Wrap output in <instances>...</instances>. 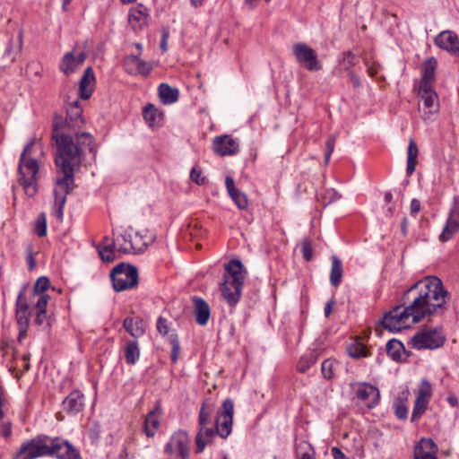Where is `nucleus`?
<instances>
[{
    "mask_svg": "<svg viewBox=\"0 0 459 459\" xmlns=\"http://www.w3.org/2000/svg\"><path fill=\"white\" fill-rule=\"evenodd\" d=\"M301 253L303 258L306 261H310L313 257V248L311 241L308 238H305L301 243Z\"/></svg>",
    "mask_w": 459,
    "mask_h": 459,
    "instance_id": "obj_51",
    "label": "nucleus"
},
{
    "mask_svg": "<svg viewBox=\"0 0 459 459\" xmlns=\"http://www.w3.org/2000/svg\"><path fill=\"white\" fill-rule=\"evenodd\" d=\"M435 76V66L431 61L424 64L422 80L420 85L432 87V82Z\"/></svg>",
    "mask_w": 459,
    "mask_h": 459,
    "instance_id": "obj_40",
    "label": "nucleus"
},
{
    "mask_svg": "<svg viewBox=\"0 0 459 459\" xmlns=\"http://www.w3.org/2000/svg\"><path fill=\"white\" fill-rule=\"evenodd\" d=\"M159 96L164 105H169L178 100L179 91L177 88H172L167 83H161L159 86Z\"/></svg>",
    "mask_w": 459,
    "mask_h": 459,
    "instance_id": "obj_30",
    "label": "nucleus"
},
{
    "mask_svg": "<svg viewBox=\"0 0 459 459\" xmlns=\"http://www.w3.org/2000/svg\"><path fill=\"white\" fill-rule=\"evenodd\" d=\"M332 266L330 272V283L333 287H338L342 279L343 266L342 261L336 256L332 255Z\"/></svg>",
    "mask_w": 459,
    "mask_h": 459,
    "instance_id": "obj_31",
    "label": "nucleus"
},
{
    "mask_svg": "<svg viewBox=\"0 0 459 459\" xmlns=\"http://www.w3.org/2000/svg\"><path fill=\"white\" fill-rule=\"evenodd\" d=\"M296 61L308 71H319L322 65L317 59L316 51L304 43H296L292 47Z\"/></svg>",
    "mask_w": 459,
    "mask_h": 459,
    "instance_id": "obj_12",
    "label": "nucleus"
},
{
    "mask_svg": "<svg viewBox=\"0 0 459 459\" xmlns=\"http://www.w3.org/2000/svg\"><path fill=\"white\" fill-rule=\"evenodd\" d=\"M233 414L234 403L230 398H228L223 401L219 408L215 420L216 432L222 438L228 437L231 433Z\"/></svg>",
    "mask_w": 459,
    "mask_h": 459,
    "instance_id": "obj_11",
    "label": "nucleus"
},
{
    "mask_svg": "<svg viewBox=\"0 0 459 459\" xmlns=\"http://www.w3.org/2000/svg\"><path fill=\"white\" fill-rule=\"evenodd\" d=\"M336 142V137L334 135H331L328 137L325 143V161L327 164L330 161L331 155L334 150Z\"/></svg>",
    "mask_w": 459,
    "mask_h": 459,
    "instance_id": "obj_52",
    "label": "nucleus"
},
{
    "mask_svg": "<svg viewBox=\"0 0 459 459\" xmlns=\"http://www.w3.org/2000/svg\"><path fill=\"white\" fill-rule=\"evenodd\" d=\"M429 402L417 399L415 400L412 413H411V420L415 421L419 418H420L424 412L426 411V409L428 407Z\"/></svg>",
    "mask_w": 459,
    "mask_h": 459,
    "instance_id": "obj_45",
    "label": "nucleus"
},
{
    "mask_svg": "<svg viewBox=\"0 0 459 459\" xmlns=\"http://www.w3.org/2000/svg\"><path fill=\"white\" fill-rule=\"evenodd\" d=\"M339 367L338 360L332 358L325 359L321 365V373L324 378L328 380L333 378Z\"/></svg>",
    "mask_w": 459,
    "mask_h": 459,
    "instance_id": "obj_37",
    "label": "nucleus"
},
{
    "mask_svg": "<svg viewBox=\"0 0 459 459\" xmlns=\"http://www.w3.org/2000/svg\"><path fill=\"white\" fill-rule=\"evenodd\" d=\"M459 230V195H455L446 225L439 236L442 242L451 239Z\"/></svg>",
    "mask_w": 459,
    "mask_h": 459,
    "instance_id": "obj_13",
    "label": "nucleus"
},
{
    "mask_svg": "<svg viewBox=\"0 0 459 459\" xmlns=\"http://www.w3.org/2000/svg\"><path fill=\"white\" fill-rule=\"evenodd\" d=\"M161 115L162 114L159 111V109L156 108L152 104H148L143 110V117L151 126L159 123L160 119L161 118Z\"/></svg>",
    "mask_w": 459,
    "mask_h": 459,
    "instance_id": "obj_39",
    "label": "nucleus"
},
{
    "mask_svg": "<svg viewBox=\"0 0 459 459\" xmlns=\"http://www.w3.org/2000/svg\"><path fill=\"white\" fill-rule=\"evenodd\" d=\"M99 255L102 262L111 263L117 258V244H115V238L109 239L105 237L101 243L96 247Z\"/></svg>",
    "mask_w": 459,
    "mask_h": 459,
    "instance_id": "obj_23",
    "label": "nucleus"
},
{
    "mask_svg": "<svg viewBox=\"0 0 459 459\" xmlns=\"http://www.w3.org/2000/svg\"><path fill=\"white\" fill-rule=\"evenodd\" d=\"M95 82V75L91 66L84 70L80 80L79 95L82 100H88L93 92V84Z\"/></svg>",
    "mask_w": 459,
    "mask_h": 459,
    "instance_id": "obj_24",
    "label": "nucleus"
},
{
    "mask_svg": "<svg viewBox=\"0 0 459 459\" xmlns=\"http://www.w3.org/2000/svg\"><path fill=\"white\" fill-rule=\"evenodd\" d=\"M411 215H416L420 211V203L417 199H412L411 202Z\"/></svg>",
    "mask_w": 459,
    "mask_h": 459,
    "instance_id": "obj_58",
    "label": "nucleus"
},
{
    "mask_svg": "<svg viewBox=\"0 0 459 459\" xmlns=\"http://www.w3.org/2000/svg\"><path fill=\"white\" fill-rule=\"evenodd\" d=\"M52 139L56 146L55 162L57 173L63 175L56 178L54 189L55 204L62 214L66 196L74 187V169L81 165L84 150L87 147L91 150L93 137L88 133H76L74 135L59 134L56 126H54Z\"/></svg>",
    "mask_w": 459,
    "mask_h": 459,
    "instance_id": "obj_2",
    "label": "nucleus"
},
{
    "mask_svg": "<svg viewBox=\"0 0 459 459\" xmlns=\"http://www.w3.org/2000/svg\"><path fill=\"white\" fill-rule=\"evenodd\" d=\"M149 18V10L143 4H138L130 9L128 19L134 28H142L146 25Z\"/></svg>",
    "mask_w": 459,
    "mask_h": 459,
    "instance_id": "obj_25",
    "label": "nucleus"
},
{
    "mask_svg": "<svg viewBox=\"0 0 459 459\" xmlns=\"http://www.w3.org/2000/svg\"><path fill=\"white\" fill-rule=\"evenodd\" d=\"M350 386L352 392V400L357 404L373 409L379 403L380 391L374 385L367 382H352Z\"/></svg>",
    "mask_w": 459,
    "mask_h": 459,
    "instance_id": "obj_8",
    "label": "nucleus"
},
{
    "mask_svg": "<svg viewBox=\"0 0 459 459\" xmlns=\"http://www.w3.org/2000/svg\"><path fill=\"white\" fill-rule=\"evenodd\" d=\"M446 400H447V403L452 407H456L458 405V399H457V397L455 394L449 395Z\"/></svg>",
    "mask_w": 459,
    "mask_h": 459,
    "instance_id": "obj_63",
    "label": "nucleus"
},
{
    "mask_svg": "<svg viewBox=\"0 0 459 459\" xmlns=\"http://www.w3.org/2000/svg\"><path fill=\"white\" fill-rule=\"evenodd\" d=\"M34 144L35 140L32 139L25 145L18 165V182L28 196H33L38 191L37 175L39 166L35 159L27 157Z\"/></svg>",
    "mask_w": 459,
    "mask_h": 459,
    "instance_id": "obj_4",
    "label": "nucleus"
},
{
    "mask_svg": "<svg viewBox=\"0 0 459 459\" xmlns=\"http://www.w3.org/2000/svg\"><path fill=\"white\" fill-rule=\"evenodd\" d=\"M26 288L22 287L17 296L15 316L21 333H25L30 325L29 305L24 297Z\"/></svg>",
    "mask_w": 459,
    "mask_h": 459,
    "instance_id": "obj_17",
    "label": "nucleus"
},
{
    "mask_svg": "<svg viewBox=\"0 0 459 459\" xmlns=\"http://www.w3.org/2000/svg\"><path fill=\"white\" fill-rule=\"evenodd\" d=\"M437 446L431 438H421L415 446L414 459H437Z\"/></svg>",
    "mask_w": 459,
    "mask_h": 459,
    "instance_id": "obj_19",
    "label": "nucleus"
},
{
    "mask_svg": "<svg viewBox=\"0 0 459 459\" xmlns=\"http://www.w3.org/2000/svg\"><path fill=\"white\" fill-rule=\"evenodd\" d=\"M446 341L445 335L437 328L423 329L411 340L412 348L416 350H434L441 347Z\"/></svg>",
    "mask_w": 459,
    "mask_h": 459,
    "instance_id": "obj_9",
    "label": "nucleus"
},
{
    "mask_svg": "<svg viewBox=\"0 0 459 459\" xmlns=\"http://www.w3.org/2000/svg\"><path fill=\"white\" fill-rule=\"evenodd\" d=\"M297 455L299 459H315V451L307 442H300L297 446Z\"/></svg>",
    "mask_w": 459,
    "mask_h": 459,
    "instance_id": "obj_41",
    "label": "nucleus"
},
{
    "mask_svg": "<svg viewBox=\"0 0 459 459\" xmlns=\"http://www.w3.org/2000/svg\"><path fill=\"white\" fill-rule=\"evenodd\" d=\"M160 428V420L156 416V411H151L145 417L143 423V431L147 437H152Z\"/></svg>",
    "mask_w": 459,
    "mask_h": 459,
    "instance_id": "obj_35",
    "label": "nucleus"
},
{
    "mask_svg": "<svg viewBox=\"0 0 459 459\" xmlns=\"http://www.w3.org/2000/svg\"><path fill=\"white\" fill-rule=\"evenodd\" d=\"M157 331L163 336L167 335L169 331V322L166 318L160 316L156 324Z\"/></svg>",
    "mask_w": 459,
    "mask_h": 459,
    "instance_id": "obj_53",
    "label": "nucleus"
},
{
    "mask_svg": "<svg viewBox=\"0 0 459 459\" xmlns=\"http://www.w3.org/2000/svg\"><path fill=\"white\" fill-rule=\"evenodd\" d=\"M386 352L394 360H400L404 352V346L402 342L392 339L386 343Z\"/></svg>",
    "mask_w": 459,
    "mask_h": 459,
    "instance_id": "obj_38",
    "label": "nucleus"
},
{
    "mask_svg": "<svg viewBox=\"0 0 459 459\" xmlns=\"http://www.w3.org/2000/svg\"><path fill=\"white\" fill-rule=\"evenodd\" d=\"M125 71L131 75L148 76L153 65L150 62H146L140 58L138 55H129L125 57L123 62Z\"/></svg>",
    "mask_w": 459,
    "mask_h": 459,
    "instance_id": "obj_16",
    "label": "nucleus"
},
{
    "mask_svg": "<svg viewBox=\"0 0 459 459\" xmlns=\"http://www.w3.org/2000/svg\"><path fill=\"white\" fill-rule=\"evenodd\" d=\"M191 439L189 435L183 430L173 433L164 446L166 455L179 459H188Z\"/></svg>",
    "mask_w": 459,
    "mask_h": 459,
    "instance_id": "obj_10",
    "label": "nucleus"
},
{
    "mask_svg": "<svg viewBox=\"0 0 459 459\" xmlns=\"http://www.w3.org/2000/svg\"><path fill=\"white\" fill-rule=\"evenodd\" d=\"M167 38H168V35L166 33H163L162 39L160 41V48L163 52L167 51Z\"/></svg>",
    "mask_w": 459,
    "mask_h": 459,
    "instance_id": "obj_64",
    "label": "nucleus"
},
{
    "mask_svg": "<svg viewBox=\"0 0 459 459\" xmlns=\"http://www.w3.org/2000/svg\"><path fill=\"white\" fill-rule=\"evenodd\" d=\"M82 114V107H67L65 123L72 127L80 126L83 124Z\"/></svg>",
    "mask_w": 459,
    "mask_h": 459,
    "instance_id": "obj_36",
    "label": "nucleus"
},
{
    "mask_svg": "<svg viewBox=\"0 0 459 459\" xmlns=\"http://www.w3.org/2000/svg\"><path fill=\"white\" fill-rule=\"evenodd\" d=\"M49 280L48 277L41 276L39 277L34 285V294L39 295L40 293H43L46 291L49 287Z\"/></svg>",
    "mask_w": 459,
    "mask_h": 459,
    "instance_id": "obj_50",
    "label": "nucleus"
},
{
    "mask_svg": "<svg viewBox=\"0 0 459 459\" xmlns=\"http://www.w3.org/2000/svg\"><path fill=\"white\" fill-rule=\"evenodd\" d=\"M419 154V150L416 143L413 139H411L409 142L408 149H407V166H406V173L408 176L412 175L416 169L417 158Z\"/></svg>",
    "mask_w": 459,
    "mask_h": 459,
    "instance_id": "obj_34",
    "label": "nucleus"
},
{
    "mask_svg": "<svg viewBox=\"0 0 459 459\" xmlns=\"http://www.w3.org/2000/svg\"><path fill=\"white\" fill-rule=\"evenodd\" d=\"M349 76H350V80H351V82L353 85V87L359 88L361 86L360 79L357 74H355L353 72H350Z\"/></svg>",
    "mask_w": 459,
    "mask_h": 459,
    "instance_id": "obj_60",
    "label": "nucleus"
},
{
    "mask_svg": "<svg viewBox=\"0 0 459 459\" xmlns=\"http://www.w3.org/2000/svg\"><path fill=\"white\" fill-rule=\"evenodd\" d=\"M5 403L4 391L3 386L0 385V420L4 418L3 407Z\"/></svg>",
    "mask_w": 459,
    "mask_h": 459,
    "instance_id": "obj_61",
    "label": "nucleus"
},
{
    "mask_svg": "<svg viewBox=\"0 0 459 459\" xmlns=\"http://www.w3.org/2000/svg\"><path fill=\"white\" fill-rule=\"evenodd\" d=\"M217 434L216 427L207 428L206 426L200 427L199 432L196 436V453H201L206 446V445Z\"/></svg>",
    "mask_w": 459,
    "mask_h": 459,
    "instance_id": "obj_29",
    "label": "nucleus"
},
{
    "mask_svg": "<svg viewBox=\"0 0 459 459\" xmlns=\"http://www.w3.org/2000/svg\"><path fill=\"white\" fill-rule=\"evenodd\" d=\"M435 43L440 48L453 54H459V39L457 35L450 30L440 32L435 39Z\"/></svg>",
    "mask_w": 459,
    "mask_h": 459,
    "instance_id": "obj_20",
    "label": "nucleus"
},
{
    "mask_svg": "<svg viewBox=\"0 0 459 459\" xmlns=\"http://www.w3.org/2000/svg\"><path fill=\"white\" fill-rule=\"evenodd\" d=\"M357 61L356 56L352 52L347 51L343 54L341 65L345 70H350L357 64Z\"/></svg>",
    "mask_w": 459,
    "mask_h": 459,
    "instance_id": "obj_48",
    "label": "nucleus"
},
{
    "mask_svg": "<svg viewBox=\"0 0 459 459\" xmlns=\"http://www.w3.org/2000/svg\"><path fill=\"white\" fill-rule=\"evenodd\" d=\"M447 295L439 278L424 277L403 293V303L385 313L381 324L390 332L409 328L443 308Z\"/></svg>",
    "mask_w": 459,
    "mask_h": 459,
    "instance_id": "obj_1",
    "label": "nucleus"
},
{
    "mask_svg": "<svg viewBox=\"0 0 459 459\" xmlns=\"http://www.w3.org/2000/svg\"><path fill=\"white\" fill-rule=\"evenodd\" d=\"M331 452L334 459H347L344 453L337 446L332 447Z\"/></svg>",
    "mask_w": 459,
    "mask_h": 459,
    "instance_id": "obj_59",
    "label": "nucleus"
},
{
    "mask_svg": "<svg viewBox=\"0 0 459 459\" xmlns=\"http://www.w3.org/2000/svg\"><path fill=\"white\" fill-rule=\"evenodd\" d=\"M34 232L39 238L47 236V216L44 212H41L38 215L34 223Z\"/></svg>",
    "mask_w": 459,
    "mask_h": 459,
    "instance_id": "obj_42",
    "label": "nucleus"
},
{
    "mask_svg": "<svg viewBox=\"0 0 459 459\" xmlns=\"http://www.w3.org/2000/svg\"><path fill=\"white\" fill-rule=\"evenodd\" d=\"M85 58L86 56L83 52H80L76 56L73 52H67L63 56L59 68L65 74L69 75L83 64Z\"/></svg>",
    "mask_w": 459,
    "mask_h": 459,
    "instance_id": "obj_22",
    "label": "nucleus"
},
{
    "mask_svg": "<svg viewBox=\"0 0 459 459\" xmlns=\"http://www.w3.org/2000/svg\"><path fill=\"white\" fill-rule=\"evenodd\" d=\"M223 281L220 284L221 293L231 307L240 300L244 279L247 272L240 260L233 259L225 264Z\"/></svg>",
    "mask_w": 459,
    "mask_h": 459,
    "instance_id": "obj_3",
    "label": "nucleus"
},
{
    "mask_svg": "<svg viewBox=\"0 0 459 459\" xmlns=\"http://www.w3.org/2000/svg\"><path fill=\"white\" fill-rule=\"evenodd\" d=\"M418 94L423 101L424 108L427 109L423 114L424 119H429L431 115L438 112V96L432 87L420 85Z\"/></svg>",
    "mask_w": 459,
    "mask_h": 459,
    "instance_id": "obj_15",
    "label": "nucleus"
},
{
    "mask_svg": "<svg viewBox=\"0 0 459 459\" xmlns=\"http://www.w3.org/2000/svg\"><path fill=\"white\" fill-rule=\"evenodd\" d=\"M123 327L134 338H139L145 333V324L140 317H126Z\"/></svg>",
    "mask_w": 459,
    "mask_h": 459,
    "instance_id": "obj_28",
    "label": "nucleus"
},
{
    "mask_svg": "<svg viewBox=\"0 0 459 459\" xmlns=\"http://www.w3.org/2000/svg\"><path fill=\"white\" fill-rule=\"evenodd\" d=\"M225 186L228 194L238 209L245 210L248 205L247 195L236 188L234 179L231 177H226Z\"/></svg>",
    "mask_w": 459,
    "mask_h": 459,
    "instance_id": "obj_26",
    "label": "nucleus"
},
{
    "mask_svg": "<svg viewBox=\"0 0 459 459\" xmlns=\"http://www.w3.org/2000/svg\"><path fill=\"white\" fill-rule=\"evenodd\" d=\"M115 244H117V250L118 254H140L143 253L147 246L149 239L146 235L134 231L129 228L122 230L121 232H113Z\"/></svg>",
    "mask_w": 459,
    "mask_h": 459,
    "instance_id": "obj_5",
    "label": "nucleus"
},
{
    "mask_svg": "<svg viewBox=\"0 0 459 459\" xmlns=\"http://www.w3.org/2000/svg\"><path fill=\"white\" fill-rule=\"evenodd\" d=\"M193 303L196 323L200 325H205L211 316L208 303L199 297H194Z\"/></svg>",
    "mask_w": 459,
    "mask_h": 459,
    "instance_id": "obj_27",
    "label": "nucleus"
},
{
    "mask_svg": "<svg viewBox=\"0 0 459 459\" xmlns=\"http://www.w3.org/2000/svg\"><path fill=\"white\" fill-rule=\"evenodd\" d=\"M169 343L171 345V360L173 363H176L178 359V355L180 352V343L178 337L176 333H172L169 337Z\"/></svg>",
    "mask_w": 459,
    "mask_h": 459,
    "instance_id": "obj_46",
    "label": "nucleus"
},
{
    "mask_svg": "<svg viewBox=\"0 0 459 459\" xmlns=\"http://www.w3.org/2000/svg\"><path fill=\"white\" fill-rule=\"evenodd\" d=\"M190 178L197 185H204L207 181L205 177H202V172L195 168H193L190 172Z\"/></svg>",
    "mask_w": 459,
    "mask_h": 459,
    "instance_id": "obj_54",
    "label": "nucleus"
},
{
    "mask_svg": "<svg viewBox=\"0 0 459 459\" xmlns=\"http://www.w3.org/2000/svg\"><path fill=\"white\" fill-rule=\"evenodd\" d=\"M212 149L220 156L234 155L238 152L239 143L230 135H220L214 138Z\"/></svg>",
    "mask_w": 459,
    "mask_h": 459,
    "instance_id": "obj_18",
    "label": "nucleus"
},
{
    "mask_svg": "<svg viewBox=\"0 0 459 459\" xmlns=\"http://www.w3.org/2000/svg\"><path fill=\"white\" fill-rule=\"evenodd\" d=\"M348 353L351 357L359 359L367 357L366 348L361 344L351 345L348 348Z\"/></svg>",
    "mask_w": 459,
    "mask_h": 459,
    "instance_id": "obj_49",
    "label": "nucleus"
},
{
    "mask_svg": "<svg viewBox=\"0 0 459 459\" xmlns=\"http://www.w3.org/2000/svg\"><path fill=\"white\" fill-rule=\"evenodd\" d=\"M85 401L83 394L79 390H74L63 401V408L69 414H77L84 408Z\"/></svg>",
    "mask_w": 459,
    "mask_h": 459,
    "instance_id": "obj_21",
    "label": "nucleus"
},
{
    "mask_svg": "<svg viewBox=\"0 0 459 459\" xmlns=\"http://www.w3.org/2000/svg\"><path fill=\"white\" fill-rule=\"evenodd\" d=\"M110 278L116 291L132 290L138 285V270L134 265L121 263L112 269Z\"/></svg>",
    "mask_w": 459,
    "mask_h": 459,
    "instance_id": "obj_7",
    "label": "nucleus"
},
{
    "mask_svg": "<svg viewBox=\"0 0 459 459\" xmlns=\"http://www.w3.org/2000/svg\"><path fill=\"white\" fill-rule=\"evenodd\" d=\"M409 392H402L394 402V414L400 420H405L408 416V407L406 402L408 400Z\"/></svg>",
    "mask_w": 459,
    "mask_h": 459,
    "instance_id": "obj_33",
    "label": "nucleus"
},
{
    "mask_svg": "<svg viewBox=\"0 0 459 459\" xmlns=\"http://www.w3.org/2000/svg\"><path fill=\"white\" fill-rule=\"evenodd\" d=\"M51 456L57 459H82L79 450L69 441L59 437L52 439Z\"/></svg>",
    "mask_w": 459,
    "mask_h": 459,
    "instance_id": "obj_14",
    "label": "nucleus"
},
{
    "mask_svg": "<svg viewBox=\"0 0 459 459\" xmlns=\"http://www.w3.org/2000/svg\"><path fill=\"white\" fill-rule=\"evenodd\" d=\"M212 412V408L211 406L206 405L204 403L201 407L199 417H198V422L199 426H206L210 422V416Z\"/></svg>",
    "mask_w": 459,
    "mask_h": 459,
    "instance_id": "obj_47",
    "label": "nucleus"
},
{
    "mask_svg": "<svg viewBox=\"0 0 459 459\" xmlns=\"http://www.w3.org/2000/svg\"><path fill=\"white\" fill-rule=\"evenodd\" d=\"M1 431L4 437L7 438L12 435V424L9 421H4L1 426Z\"/></svg>",
    "mask_w": 459,
    "mask_h": 459,
    "instance_id": "obj_56",
    "label": "nucleus"
},
{
    "mask_svg": "<svg viewBox=\"0 0 459 459\" xmlns=\"http://www.w3.org/2000/svg\"><path fill=\"white\" fill-rule=\"evenodd\" d=\"M48 302V296L43 294L39 297V299L36 303L37 311L47 312V306Z\"/></svg>",
    "mask_w": 459,
    "mask_h": 459,
    "instance_id": "obj_55",
    "label": "nucleus"
},
{
    "mask_svg": "<svg viewBox=\"0 0 459 459\" xmlns=\"http://www.w3.org/2000/svg\"><path fill=\"white\" fill-rule=\"evenodd\" d=\"M432 395V387L427 379H422L417 393V399L429 402Z\"/></svg>",
    "mask_w": 459,
    "mask_h": 459,
    "instance_id": "obj_43",
    "label": "nucleus"
},
{
    "mask_svg": "<svg viewBox=\"0 0 459 459\" xmlns=\"http://www.w3.org/2000/svg\"><path fill=\"white\" fill-rule=\"evenodd\" d=\"M124 352L126 364L134 365L140 358L138 342L135 340L127 341L124 348Z\"/></svg>",
    "mask_w": 459,
    "mask_h": 459,
    "instance_id": "obj_32",
    "label": "nucleus"
},
{
    "mask_svg": "<svg viewBox=\"0 0 459 459\" xmlns=\"http://www.w3.org/2000/svg\"><path fill=\"white\" fill-rule=\"evenodd\" d=\"M53 437L47 435H38L33 438L24 441L14 459H37L44 456H51V446Z\"/></svg>",
    "mask_w": 459,
    "mask_h": 459,
    "instance_id": "obj_6",
    "label": "nucleus"
},
{
    "mask_svg": "<svg viewBox=\"0 0 459 459\" xmlns=\"http://www.w3.org/2000/svg\"><path fill=\"white\" fill-rule=\"evenodd\" d=\"M333 304H334V300L333 299L329 300L325 304L324 313H325V316L326 317H328L331 315Z\"/></svg>",
    "mask_w": 459,
    "mask_h": 459,
    "instance_id": "obj_62",
    "label": "nucleus"
},
{
    "mask_svg": "<svg viewBox=\"0 0 459 459\" xmlns=\"http://www.w3.org/2000/svg\"><path fill=\"white\" fill-rule=\"evenodd\" d=\"M34 322L38 325H43L47 322V312L37 311Z\"/></svg>",
    "mask_w": 459,
    "mask_h": 459,
    "instance_id": "obj_57",
    "label": "nucleus"
},
{
    "mask_svg": "<svg viewBox=\"0 0 459 459\" xmlns=\"http://www.w3.org/2000/svg\"><path fill=\"white\" fill-rule=\"evenodd\" d=\"M316 361V359L312 354L304 355L297 363V370L300 373H306Z\"/></svg>",
    "mask_w": 459,
    "mask_h": 459,
    "instance_id": "obj_44",
    "label": "nucleus"
}]
</instances>
